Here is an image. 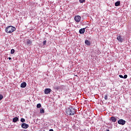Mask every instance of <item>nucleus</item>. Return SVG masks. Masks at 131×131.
Returning a JSON list of instances; mask_svg holds the SVG:
<instances>
[{"mask_svg":"<svg viewBox=\"0 0 131 131\" xmlns=\"http://www.w3.org/2000/svg\"><path fill=\"white\" fill-rule=\"evenodd\" d=\"M12 121L14 123H16V122H17V121H19V118H18L17 117L13 118L12 119Z\"/></svg>","mask_w":131,"mask_h":131,"instance_id":"9d476101","label":"nucleus"},{"mask_svg":"<svg viewBox=\"0 0 131 131\" xmlns=\"http://www.w3.org/2000/svg\"><path fill=\"white\" fill-rule=\"evenodd\" d=\"M85 43L87 46H91V41H89V40H85Z\"/></svg>","mask_w":131,"mask_h":131,"instance_id":"ddd939ff","label":"nucleus"},{"mask_svg":"<svg viewBox=\"0 0 131 131\" xmlns=\"http://www.w3.org/2000/svg\"><path fill=\"white\" fill-rule=\"evenodd\" d=\"M74 20L77 22V23H79V22H80V20H81V17L79 15L75 16Z\"/></svg>","mask_w":131,"mask_h":131,"instance_id":"7ed1b4c3","label":"nucleus"},{"mask_svg":"<svg viewBox=\"0 0 131 131\" xmlns=\"http://www.w3.org/2000/svg\"><path fill=\"white\" fill-rule=\"evenodd\" d=\"M21 127L23 128H28V127H29V125H28V124L23 123L21 124Z\"/></svg>","mask_w":131,"mask_h":131,"instance_id":"0eeeda50","label":"nucleus"},{"mask_svg":"<svg viewBox=\"0 0 131 131\" xmlns=\"http://www.w3.org/2000/svg\"><path fill=\"white\" fill-rule=\"evenodd\" d=\"M123 78H124V79L127 78V75H125L123 77Z\"/></svg>","mask_w":131,"mask_h":131,"instance_id":"5701e85b","label":"nucleus"},{"mask_svg":"<svg viewBox=\"0 0 131 131\" xmlns=\"http://www.w3.org/2000/svg\"><path fill=\"white\" fill-rule=\"evenodd\" d=\"M126 122L125 121V120L121 119L119 120L118 121V124H121V125H124V124L126 123Z\"/></svg>","mask_w":131,"mask_h":131,"instance_id":"20e7f679","label":"nucleus"},{"mask_svg":"<svg viewBox=\"0 0 131 131\" xmlns=\"http://www.w3.org/2000/svg\"><path fill=\"white\" fill-rule=\"evenodd\" d=\"M15 30H16V28L12 26H9L6 28V32H7V33H12V32H14Z\"/></svg>","mask_w":131,"mask_h":131,"instance_id":"f257e3e1","label":"nucleus"},{"mask_svg":"<svg viewBox=\"0 0 131 131\" xmlns=\"http://www.w3.org/2000/svg\"><path fill=\"white\" fill-rule=\"evenodd\" d=\"M85 32V28L81 29L79 31L80 34H83V33H84Z\"/></svg>","mask_w":131,"mask_h":131,"instance_id":"6e6552de","label":"nucleus"},{"mask_svg":"<svg viewBox=\"0 0 131 131\" xmlns=\"http://www.w3.org/2000/svg\"><path fill=\"white\" fill-rule=\"evenodd\" d=\"M117 39L119 42H123V38H122V36L119 35L117 36Z\"/></svg>","mask_w":131,"mask_h":131,"instance_id":"39448f33","label":"nucleus"},{"mask_svg":"<svg viewBox=\"0 0 131 131\" xmlns=\"http://www.w3.org/2000/svg\"><path fill=\"white\" fill-rule=\"evenodd\" d=\"M54 89L55 90H60V89H61V86H54Z\"/></svg>","mask_w":131,"mask_h":131,"instance_id":"dca6fc26","label":"nucleus"},{"mask_svg":"<svg viewBox=\"0 0 131 131\" xmlns=\"http://www.w3.org/2000/svg\"><path fill=\"white\" fill-rule=\"evenodd\" d=\"M23 131H27V130H24Z\"/></svg>","mask_w":131,"mask_h":131,"instance_id":"cd10ccee","label":"nucleus"},{"mask_svg":"<svg viewBox=\"0 0 131 131\" xmlns=\"http://www.w3.org/2000/svg\"><path fill=\"white\" fill-rule=\"evenodd\" d=\"M3 99H4V96H3L2 94H0V101L1 100H3Z\"/></svg>","mask_w":131,"mask_h":131,"instance_id":"412c9836","label":"nucleus"},{"mask_svg":"<svg viewBox=\"0 0 131 131\" xmlns=\"http://www.w3.org/2000/svg\"><path fill=\"white\" fill-rule=\"evenodd\" d=\"M26 85H27V84L26 83V82H24L21 83L20 88H22L23 89H24V88H26Z\"/></svg>","mask_w":131,"mask_h":131,"instance_id":"1a4fd4ad","label":"nucleus"},{"mask_svg":"<svg viewBox=\"0 0 131 131\" xmlns=\"http://www.w3.org/2000/svg\"><path fill=\"white\" fill-rule=\"evenodd\" d=\"M43 46L47 45V40H45L43 41Z\"/></svg>","mask_w":131,"mask_h":131,"instance_id":"b1692460","label":"nucleus"},{"mask_svg":"<svg viewBox=\"0 0 131 131\" xmlns=\"http://www.w3.org/2000/svg\"><path fill=\"white\" fill-rule=\"evenodd\" d=\"M11 59H12V58H11V57H9V60H11Z\"/></svg>","mask_w":131,"mask_h":131,"instance_id":"bb28decb","label":"nucleus"},{"mask_svg":"<svg viewBox=\"0 0 131 131\" xmlns=\"http://www.w3.org/2000/svg\"><path fill=\"white\" fill-rule=\"evenodd\" d=\"M79 1L80 4H83V3H84L85 2V0H79Z\"/></svg>","mask_w":131,"mask_h":131,"instance_id":"a211bd4d","label":"nucleus"},{"mask_svg":"<svg viewBox=\"0 0 131 131\" xmlns=\"http://www.w3.org/2000/svg\"><path fill=\"white\" fill-rule=\"evenodd\" d=\"M15 53V50L14 49H11V54H14Z\"/></svg>","mask_w":131,"mask_h":131,"instance_id":"aec40b11","label":"nucleus"},{"mask_svg":"<svg viewBox=\"0 0 131 131\" xmlns=\"http://www.w3.org/2000/svg\"><path fill=\"white\" fill-rule=\"evenodd\" d=\"M116 120H117V119H116L115 117L113 116L111 117L110 121H112V122H116Z\"/></svg>","mask_w":131,"mask_h":131,"instance_id":"9b49d317","label":"nucleus"},{"mask_svg":"<svg viewBox=\"0 0 131 131\" xmlns=\"http://www.w3.org/2000/svg\"><path fill=\"white\" fill-rule=\"evenodd\" d=\"M49 131H54V129H50L49 130Z\"/></svg>","mask_w":131,"mask_h":131,"instance_id":"a878e982","label":"nucleus"},{"mask_svg":"<svg viewBox=\"0 0 131 131\" xmlns=\"http://www.w3.org/2000/svg\"><path fill=\"white\" fill-rule=\"evenodd\" d=\"M119 5H120V2H119V1L116 2L115 4L116 7H118L119 6Z\"/></svg>","mask_w":131,"mask_h":131,"instance_id":"4468645a","label":"nucleus"},{"mask_svg":"<svg viewBox=\"0 0 131 131\" xmlns=\"http://www.w3.org/2000/svg\"><path fill=\"white\" fill-rule=\"evenodd\" d=\"M32 43V41L30 40L29 39H27V45L28 46H31V45Z\"/></svg>","mask_w":131,"mask_h":131,"instance_id":"f8f14e48","label":"nucleus"},{"mask_svg":"<svg viewBox=\"0 0 131 131\" xmlns=\"http://www.w3.org/2000/svg\"><path fill=\"white\" fill-rule=\"evenodd\" d=\"M20 121H21V122H23V123L25 122V119H24L23 118H21Z\"/></svg>","mask_w":131,"mask_h":131,"instance_id":"6ab92c4d","label":"nucleus"},{"mask_svg":"<svg viewBox=\"0 0 131 131\" xmlns=\"http://www.w3.org/2000/svg\"><path fill=\"white\" fill-rule=\"evenodd\" d=\"M75 113V110L73 108H69L67 110V114L69 115H74Z\"/></svg>","mask_w":131,"mask_h":131,"instance_id":"f03ea898","label":"nucleus"},{"mask_svg":"<svg viewBox=\"0 0 131 131\" xmlns=\"http://www.w3.org/2000/svg\"><path fill=\"white\" fill-rule=\"evenodd\" d=\"M40 113H41V114H43V113H45V110L43 108H40Z\"/></svg>","mask_w":131,"mask_h":131,"instance_id":"2eb2a0df","label":"nucleus"},{"mask_svg":"<svg viewBox=\"0 0 131 131\" xmlns=\"http://www.w3.org/2000/svg\"><path fill=\"white\" fill-rule=\"evenodd\" d=\"M52 90L50 88H47L45 90L44 92L46 95H48L49 94H50L51 91Z\"/></svg>","mask_w":131,"mask_h":131,"instance_id":"423d86ee","label":"nucleus"},{"mask_svg":"<svg viewBox=\"0 0 131 131\" xmlns=\"http://www.w3.org/2000/svg\"><path fill=\"white\" fill-rule=\"evenodd\" d=\"M119 77H120V78H123V76H122V75H119Z\"/></svg>","mask_w":131,"mask_h":131,"instance_id":"393cba45","label":"nucleus"},{"mask_svg":"<svg viewBox=\"0 0 131 131\" xmlns=\"http://www.w3.org/2000/svg\"><path fill=\"white\" fill-rule=\"evenodd\" d=\"M41 107V104L40 103H38L37 104V108H40Z\"/></svg>","mask_w":131,"mask_h":131,"instance_id":"f3484780","label":"nucleus"},{"mask_svg":"<svg viewBox=\"0 0 131 131\" xmlns=\"http://www.w3.org/2000/svg\"><path fill=\"white\" fill-rule=\"evenodd\" d=\"M104 99L105 100H108V95H105L104 96Z\"/></svg>","mask_w":131,"mask_h":131,"instance_id":"4be33fe9","label":"nucleus"}]
</instances>
